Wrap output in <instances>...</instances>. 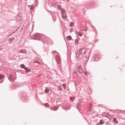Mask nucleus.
<instances>
[{
    "label": "nucleus",
    "mask_w": 125,
    "mask_h": 125,
    "mask_svg": "<svg viewBox=\"0 0 125 125\" xmlns=\"http://www.w3.org/2000/svg\"><path fill=\"white\" fill-rule=\"evenodd\" d=\"M41 37V35L40 34L36 33L34 34L33 35L32 39L34 40H39V39Z\"/></svg>",
    "instance_id": "nucleus-1"
},
{
    "label": "nucleus",
    "mask_w": 125,
    "mask_h": 125,
    "mask_svg": "<svg viewBox=\"0 0 125 125\" xmlns=\"http://www.w3.org/2000/svg\"><path fill=\"white\" fill-rule=\"evenodd\" d=\"M81 54L83 55L85 54V52L87 51V49L86 48H83L80 49Z\"/></svg>",
    "instance_id": "nucleus-2"
},
{
    "label": "nucleus",
    "mask_w": 125,
    "mask_h": 125,
    "mask_svg": "<svg viewBox=\"0 0 125 125\" xmlns=\"http://www.w3.org/2000/svg\"><path fill=\"white\" fill-rule=\"evenodd\" d=\"M16 17L17 19V20L18 21H21V13H18Z\"/></svg>",
    "instance_id": "nucleus-3"
},
{
    "label": "nucleus",
    "mask_w": 125,
    "mask_h": 125,
    "mask_svg": "<svg viewBox=\"0 0 125 125\" xmlns=\"http://www.w3.org/2000/svg\"><path fill=\"white\" fill-rule=\"evenodd\" d=\"M78 73L76 71H75L73 73V76L74 77H76L77 76Z\"/></svg>",
    "instance_id": "nucleus-4"
},
{
    "label": "nucleus",
    "mask_w": 125,
    "mask_h": 125,
    "mask_svg": "<svg viewBox=\"0 0 125 125\" xmlns=\"http://www.w3.org/2000/svg\"><path fill=\"white\" fill-rule=\"evenodd\" d=\"M8 78L10 81L11 80L10 79H11V80L12 82L14 81V78L13 77V76L12 75H10Z\"/></svg>",
    "instance_id": "nucleus-5"
},
{
    "label": "nucleus",
    "mask_w": 125,
    "mask_h": 125,
    "mask_svg": "<svg viewBox=\"0 0 125 125\" xmlns=\"http://www.w3.org/2000/svg\"><path fill=\"white\" fill-rule=\"evenodd\" d=\"M68 105H67L66 104L64 105V106L62 107V108L64 110H67L69 108Z\"/></svg>",
    "instance_id": "nucleus-6"
},
{
    "label": "nucleus",
    "mask_w": 125,
    "mask_h": 125,
    "mask_svg": "<svg viewBox=\"0 0 125 125\" xmlns=\"http://www.w3.org/2000/svg\"><path fill=\"white\" fill-rule=\"evenodd\" d=\"M63 14L62 15V17L63 19H66L67 18L66 15L64 14L63 12H62Z\"/></svg>",
    "instance_id": "nucleus-7"
},
{
    "label": "nucleus",
    "mask_w": 125,
    "mask_h": 125,
    "mask_svg": "<svg viewBox=\"0 0 125 125\" xmlns=\"http://www.w3.org/2000/svg\"><path fill=\"white\" fill-rule=\"evenodd\" d=\"M81 53L80 52V50H79V51H77L76 53V56L77 57H79L81 54Z\"/></svg>",
    "instance_id": "nucleus-8"
},
{
    "label": "nucleus",
    "mask_w": 125,
    "mask_h": 125,
    "mask_svg": "<svg viewBox=\"0 0 125 125\" xmlns=\"http://www.w3.org/2000/svg\"><path fill=\"white\" fill-rule=\"evenodd\" d=\"M104 122L102 120H100L99 122L98 123V124H99L100 125H102L103 124H104Z\"/></svg>",
    "instance_id": "nucleus-9"
},
{
    "label": "nucleus",
    "mask_w": 125,
    "mask_h": 125,
    "mask_svg": "<svg viewBox=\"0 0 125 125\" xmlns=\"http://www.w3.org/2000/svg\"><path fill=\"white\" fill-rule=\"evenodd\" d=\"M24 69L27 71V72H30L31 71V70L30 69L28 68L27 67H25Z\"/></svg>",
    "instance_id": "nucleus-10"
},
{
    "label": "nucleus",
    "mask_w": 125,
    "mask_h": 125,
    "mask_svg": "<svg viewBox=\"0 0 125 125\" xmlns=\"http://www.w3.org/2000/svg\"><path fill=\"white\" fill-rule=\"evenodd\" d=\"M77 70L79 73H81L82 70V68L80 67H79L78 69H77Z\"/></svg>",
    "instance_id": "nucleus-11"
},
{
    "label": "nucleus",
    "mask_w": 125,
    "mask_h": 125,
    "mask_svg": "<svg viewBox=\"0 0 125 125\" xmlns=\"http://www.w3.org/2000/svg\"><path fill=\"white\" fill-rule=\"evenodd\" d=\"M113 121L114 123H115L116 124H117L118 122V121L116 120V119L115 118H113Z\"/></svg>",
    "instance_id": "nucleus-12"
},
{
    "label": "nucleus",
    "mask_w": 125,
    "mask_h": 125,
    "mask_svg": "<svg viewBox=\"0 0 125 125\" xmlns=\"http://www.w3.org/2000/svg\"><path fill=\"white\" fill-rule=\"evenodd\" d=\"M51 4L53 5H56L57 4V2H56V1H54L53 2H52Z\"/></svg>",
    "instance_id": "nucleus-13"
},
{
    "label": "nucleus",
    "mask_w": 125,
    "mask_h": 125,
    "mask_svg": "<svg viewBox=\"0 0 125 125\" xmlns=\"http://www.w3.org/2000/svg\"><path fill=\"white\" fill-rule=\"evenodd\" d=\"M67 39L69 41H70L72 39V37L71 36H68L67 37Z\"/></svg>",
    "instance_id": "nucleus-14"
},
{
    "label": "nucleus",
    "mask_w": 125,
    "mask_h": 125,
    "mask_svg": "<svg viewBox=\"0 0 125 125\" xmlns=\"http://www.w3.org/2000/svg\"><path fill=\"white\" fill-rule=\"evenodd\" d=\"M74 25V24L73 22H71L69 24V26L70 27H72Z\"/></svg>",
    "instance_id": "nucleus-15"
},
{
    "label": "nucleus",
    "mask_w": 125,
    "mask_h": 125,
    "mask_svg": "<svg viewBox=\"0 0 125 125\" xmlns=\"http://www.w3.org/2000/svg\"><path fill=\"white\" fill-rule=\"evenodd\" d=\"M21 66V67L22 68H24H24H25V65L23 64H21L20 65Z\"/></svg>",
    "instance_id": "nucleus-16"
},
{
    "label": "nucleus",
    "mask_w": 125,
    "mask_h": 125,
    "mask_svg": "<svg viewBox=\"0 0 125 125\" xmlns=\"http://www.w3.org/2000/svg\"><path fill=\"white\" fill-rule=\"evenodd\" d=\"M49 91V90L48 89L46 88L45 89V93H48Z\"/></svg>",
    "instance_id": "nucleus-17"
},
{
    "label": "nucleus",
    "mask_w": 125,
    "mask_h": 125,
    "mask_svg": "<svg viewBox=\"0 0 125 125\" xmlns=\"http://www.w3.org/2000/svg\"><path fill=\"white\" fill-rule=\"evenodd\" d=\"M75 99V97H70V99L71 100L72 102H73V99Z\"/></svg>",
    "instance_id": "nucleus-18"
},
{
    "label": "nucleus",
    "mask_w": 125,
    "mask_h": 125,
    "mask_svg": "<svg viewBox=\"0 0 125 125\" xmlns=\"http://www.w3.org/2000/svg\"><path fill=\"white\" fill-rule=\"evenodd\" d=\"M92 109V106H90L89 108V112H91Z\"/></svg>",
    "instance_id": "nucleus-19"
},
{
    "label": "nucleus",
    "mask_w": 125,
    "mask_h": 125,
    "mask_svg": "<svg viewBox=\"0 0 125 125\" xmlns=\"http://www.w3.org/2000/svg\"><path fill=\"white\" fill-rule=\"evenodd\" d=\"M66 83H64V84H62V86L63 87H64V88H66V87L65 86L66 85Z\"/></svg>",
    "instance_id": "nucleus-20"
},
{
    "label": "nucleus",
    "mask_w": 125,
    "mask_h": 125,
    "mask_svg": "<svg viewBox=\"0 0 125 125\" xmlns=\"http://www.w3.org/2000/svg\"><path fill=\"white\" fill-rule=\"evenodd\" d=\"M38 63L39 64H40V62L38 61L37 60H35L33 61V63Z\"/></svg>",
    "instance_id": "nucleus-21"
},
{
    "label": "nucleus",
    "mask_w": 125,
    "mask_h": 125,
    "mask_svg": "<svg viewBox=\"0 0 125 125\" xmlns=\"http://www.w3.org/2000/svg\"><path fill=\"white\" fill-rule=\"evenodd\" d=\"M44 105L45 106L47 107L49 106V105L48 103H46Z\"/></svg>",
    "instance_id": "nucleus-22"
},
{
    "label": "nucleus",
    "mask_w": 125,
    "mask_h": 125,
    "mask_svg": "<svg viewBox=\"0 0 125 125\" xmlns=\"http://www.w3.org/2000/svg\"><path fill=\"white\" fill-rule=\"evenodd\" d=\"M61 7L60 5H58L57 6V7L59 10H60L61 9Z\"/></svg>",
    "instance_id": "nucleus-23"
},
{
    "label": "nucleus",
    "mask_w": 125,
    "mask_h": 125,
    "mask_svg": "<svg viewBox=\"0 0 125 125\" xmlns=\"http://www.w3.org/2000/svg\"><path fill=\"white\" fill-rule=\"evenodd\" d=\"M3 77V76L2 75H0V80L2 79Z\"/></svg>",
    "instance_id": "nucleus-24"
},
{
    "label": "nucleus",
    "mask_w": 125,
    "mask_h": 125,
    "mask_svg": "<svg viewBox=\"0 0 125 125\" xmlns=\"http://www.w3.org/2000/svg\"><path fill=\"white\" fill-rule=\"evenodd\" d=\"M33 6H32V7H31L30 8V10H32L33 9Z\"/></svg>",
    "instance_id": "nucleus-25"
},
{
    "label": "nucleus",
    "mask_w": 125,
    "mask_h": 125,
    "mask_svg": "<svg viewBox=\"0 0 125 125\" xmlns=\"http://www.w3.org/2000/svg\"><path fill=\"white\" fill-rule=\"evenodd\" d=\"M107 125H111L110 124V123L109 122H108L107 123Z\"/></svg>",
    "instance_id": "nucleus-26"
},
{
    "label": "nucleus",
    "mask_w": 125,
    "mask_h": 125,
    "mask_svg": "<svg viewBox=\"0 0 125 125\" xmlns=\"http://www.w3.org/2000/svg\"><path fill=\"white\" fill-rule=\"evenodd\" d=\"M79 82H76L75 83V85H76V84H78L79 83Z\"/></svg>",
    "instance_id": "nucleus-27"
},
{
    "label": "nucleus",
    "mask_w": 125,
    "mask_h": 125,
    "mask_svg": "<svg viewBox=\"0 0 125 125\" xmlns=\"http://www.w3.org/2000/svg\"><path fill=\"white\" fill-rule=\"evenodd\" d=\"M10 40H11L12 41H14V38H12L11 39H10Z\"/></svg>",
    "instance_id": "nucleus-28"
},
{
    "label": "nucleus",
    "mask_w": 125,
    "mask_h": 125,
    "mask_svg": "<svg viewBox=\"0 0 125 125\" xmlns=\"http://www.w3.org/2000/svg\"><path fill=\"white\" fill-rule=\"evenodd\" d=\"M78 42V40H75V42H76V43H77Z\"/></svg>",
    "instance_id": "nucleus-29"
},
{
    "label": "nucleus",
    "mask_w": 125,
    "mask_h": 125,
    "mask_svg": "<svg viewBox=\"0 0 125 125\" xmlns=\"http://www.w3.org/2000/svg\"><path fill=\"white\" fill-rule=\"evenodd\" d=\"M95 60L96 61H97L98 60V58H96L95 59Z\"/></svg>",
    "instance_id": "nucleus-30"
},
{
    "label": "nucleus",
    "mask_w": 125,
    "mask_h": 125,
    "mask_svg": "<svg viewBox=\"0 0 125 125\" xmlns=\"http://www.w3.org/2000/svg\"><path fill=\"white\" fill-rule=\"evenodd\" d=\"M2 50V49L0 48V51H1Z\"/></svg>",
    "instance_id": "nucleus-31"
},
{
    "label": "nucleus",
    "mask_w": 125,
    "mask_h": 125,
    "mask_svg": "<svg viewBox=\"0 0 125 125\" xmlns=\"http://www.w3.org/2000/svg\"><path fill=\"white\" fill-rule=\"evenodd\" d=\"M66 0L68 1H69V0Z\"/></svg>",
    "instance_id": "nucleus-32"
},
{
    "label": "nucleus",
    "mask_w": 125,
    "mask_h": 125,
    "mask_svg": "<svg viewBox=\"0 0 125 125\" xmlns=\"http://www.w3.org/2000/svg\"><path fill=\"white\" fill-rule=\"evenodd\" d=\"M1 82H2V81L1 82ZM0 83H1V82H0Z\"/></svg>",
    "instance_id": "nucleus-33"
}]
</instances>
